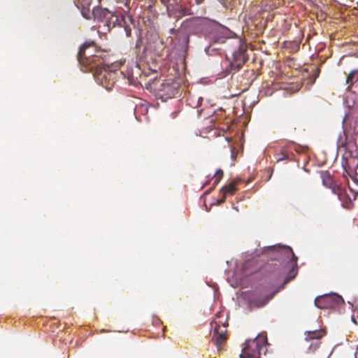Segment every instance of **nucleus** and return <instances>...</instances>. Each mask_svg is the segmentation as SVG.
<instances>
[{"label":"nucleus","mask_w":358,"mask_h":358,"mask_svg":"<svg viewBox=\"0 0 358 358\" xmlns=\"http://www.w3.org/2000/svg\"><path fill=\"white\" fill-rule=\"evenodd\" d=\"M255 260H248L245 262L242 267L243 274L245 275H250L252 273H256L259 269V266H255Z\"/></svg>","instance_id":"nucleus-13"},{"label":"nucleus","mask_w":358,"mask_h":358,"mask_svg":"<svg viewBox=\"0 0 358 358\" xmlns=\"http://www.w3.org/2000/svg\"><path fill=\"white\" fill-rule=\"evenodd\" d=\"M160 2L166 7L167 12L177 4V0H160Z\"/></svg>","instance_id":"nucleus-20"},{"label":"nucleus","mask_w":358,"mask_h":358,"mask_svg":"<svg viewBox=\"0 0 358 358\" xmlns=\"http://www.w3.org/2000/svg\"><path fill=\"white\" fill-rule=\"evenodd\" d=\"M338 147H345L346 143L345 141H342L341 136L339 137L338 141H337Z\"/></svg>","instance_id":"nucleus-25"},{"label":"nucleus","mask_w":358,"mask_h":358,"mask_svg":"<svg viewBox=\"0 0 358 358\" xmlns=\"http://www.w3.org/2000/svg\"><path fill=\"white\" fill-rule=\"evenodd\" d=\"M127 78L129 81L133 80V75L131 73H128Z\"/></svg>","instance_id":"nucleus-29"},{"label":"nucleus","mask_w":358,"mask_h":358,"mask_svg":"<svg viewBox=\"0 0 358 358\" xmlns=\"http://www.w3.org/2000/svg\"><path fill=\"white\" fill-rule=\"evenodd\" d=\"M111 12L107 8H103L101 6H95L91 11V19L94 18L98 21L104 22L108 19L109 15H111Z\"/></svg>","instance_id":"nucleus-9"},{"label":"nucleus","mask_w":358,"mask_h":358,"mask_svg":"<svg viewBox=\"0 0 358 358\" xmlns=\"http://www.w3.org/2000/svg\"><path fill=\"white\" fill-rule=\"evenodd\" d=\"M350 92L354 93L357 96V99L358 101V85H356V87L354 89H352V90H351Z\"/></svg>","instance_id":"nucleus-26"},{"label":"nucleus","mask_w":358,"mask_h":358,"mask_svg":"<svg viewBox=\"0 0 358 358\" xmlns=\"http://www.w3.org/2000/svg\"><path fill=\"white\" fill-rule=\"evenodd\" d=\"M192 21H200V20H199V19H197V18H196V19H191V20H187V22H192Z\"/></svg>","instance_id":"nucleus-31"},{"label":"nucleus","mask_w":358,"mask_h":358,"mask_svg":"<svg viewBox=\"0 0 358 358\" xmlns=\"http://www.w3.org/2000/svg\"><path fill=\"white\" fill-rule=\"evenodd\" d=\"M236 184L237 182L236 181H231L229 184L224 186L220 189V194L226 196L233 195L237 190Z\"/></svg>","instance_id":"nucleus-16"},{"label":"nucleus","mask_w":358,"mask_h":358,"mask_svg":"<svg viewBox=\"0 0 358 358\" xmlns=\"http://www.w3.org/2000/svg\"><path fill=\"white\" fill-rule=\"evenodd\" d=\"M99 3H101L103 0H98Z\"/></svg>","instance_id":"nucleus-33"},{"label":"nucleus","mask_w":358,"mask_h":358,"mask_svg":"<svg viewBox=\"0 0 358 358\" xmlns=\"http://www.w3.org/2000/svg\"><path fill=\"white\" fill-rule=\"evenodd\" d=\"M321 178L322 180V184L330 189H332L334 192H335V183L334 180L328 171H323L321 173Z\"/></svg>","instance_id":"nucleus-14"},{"label":"nucleus","mask_w":358,"mask_h":358,"mask_svg":"<svg viewBox=\"0 0 358 358\" xmlns=\"http://www.w3.org/2000/svg\"><path fill=\"white\" fill-rule=\"evenodd\" d=\"M224 176V173L222 169H217L213 176L215 178L214 183H213V187L214 189L215 186L219 183V182L222 180V177Z\"/></svg>","instance_id":"nucleus-19"},{"label":"nucleus","mask_w":358,"mask_h":358,"mask_svg":"<svg viewBox=\"0 0 358 358\" xmlns=\"http://www.w3.org/2000/svg\"><path fill=\"white\" fill-rule=\"evenodd\" d=\"M204 1V0H194V2L196 5H200Z\"/></svg>","instance_id":"nucleus-28"},{"label":"nucleus","mask_w":358,"mask_h":358,"mask_svg":"<svg viewBox=\"0 0 358 358\" xmlns=\"http://www.w3.org/2000/svg\"><path fill=\"white\" fill-rule=\"evenodd\" d=\"M278 155L279 157L276 159L278 162L289 158L288 155L283 151H282Z\"/></svg>","instance_id":"nucleus-22"},{"label":"nucleus","mask_w":358,"mask_h":358,"mask_svg":"<svg viewBox=\"0 0 358 358\" xmlns=\"http://www.w3.org/2000/svg\"><path fill=\"white\" fill-rule=\"evenodd\" d=\"M202 100H203V99L201 97H199L198 98V103H197V104H196V106L195 107L200 106L201 105L200 101H202Z\"/></svg>","instance_id":"nucleus-30"},{"label":"nucleus","mask_w":358,"mask_h":358,"mask_svg":"<svg viewBox=\"0 0 358 358\" xmlns=\"http://www.w3.org/2000/svg\"><path fill=\"white\" fill-rule=\"evenodd\" d=\"M117 68V64L109 66L105 62V64L94 68L92 72L97 83L110 91L115 83Z\"/></svg>","instance_id":"nucleus-2"},{"label":"nucleus","mask_w":358,"mask_h":358,"mask_svg":"<svg viewBox=\"0 0 358 358\" xmlns=\"http://www.w3.org/2000/svg\"><path fill=\"white\" fill-rule=\"evenodd\" d=\"M284 253L287 255V257H291L290 261L292 262V263H294L296 264L297 257L295 256L293 250L289 247H285L283 248Z\"/></svg>","instance_id":"nucleus-18"},{"label":"nucleus","mask_w":358,"mask_h":358,"mask_svg":"<svg viewBox=\"0 0 358 358\" xmlns=\"http://www.w3.org/2000/svg\"><path fill=\"white\" fill-rule=\"evenodd\" d=\"M91 3L92 0H77V6L81 9L82 15L87 20H91Z\"/></svg>","instance_id":"nucleus-11"},{"label":"nucleus","mask_w":358,"mask_h":358,"mask_svg":"<svg viewBox=\"0 0 358 358\" xmlns=\"http://www.w3.org/2000/svg\"><path fill=\"white\" fill-rule=\"evenodd\" d=\"M345 83L346 90L350 92L358 85V69H353L347 75Z\"/></svg>","instance_id":"nucleus-10"},{"label":"nucleus","mask_w":358,"mask_h":358,"mask_svg":"<svg viewBox=\"0 0 358 358\" xmlns=\"http://www.w3.org/2000/svg\"><path fill=\"white\" fill-rule=\"evenodd\" d=\"M108 53L97 47L94 41L85 42L78 53V60L83 71H92L94 68L105 64Z\"/></svg>","instance_id":"nucleus-1"},{"label":"nucleus","mask_w":358,"mask_h":358,"mask_svg":"<svg viewBox=\"0 0 358 358\" xmlns=\"http://www.w3.org/2000/svg\"><path fill=\"white\" fill-rule=\"evenodd\" d=\"M183 3H185L184 2ZM176 7L174 6L167 12L168 15L171 17L173 16L176 20L182 18L187 15H193L195 12L190 6H187L185 4L180 6V4H176Z\"/></svg>","instance_id":"nucleus-7"},{"label":"nucleus","mask_w":358,"mask_h":358,"mask_svg":"<svg viewBox=\"0 0 358 358\" xmlns=\"http://www.w3.org/2000/svg\"><path fill=\"white\" fill-rule=\"evenodd\" d=\"M130 3L131 0H116V11L121 10L122 15L129 14L131 9Z\"/></svg>","instance_id":"nucleus-15"},{"label":"nucleus","mask_w":358,"mask_h":358,"mask_svg":"<svg viewBox=\"0 0 358 358\" xmlns=\"http://www.w3.org/2000/svg\"><path fill=\"white\" fill-rule=\"evenodd\" d=\"M306 341L308 342V341H313L314 342L313 343H311L310 345H309V349L313 352L315 351L316 349H317L320 346V341L319 340L324 336V331L322 329H320V330H315V331H307L306 333Z\"/></svg>","instance_id":"nucleus-8"},{"label":"nucleus","mask_w":358,"mask_h":358,"mask_svg":"<svg viewBox=\"0 0 358 358\" xmlns=\"http://www.w3.org/2000/svg\"><path fill=\"white\" fill-rule=\"evenodd\" d=\"M296 273H297V268H294V267H293V268L290 270V271H289V273L288 275L287 276V278H286V279H285V283H287V282H289L290 280H292V279H294V278H295V276H296Z\"/></svg>","instance_id":"nucleus-21"},{"label":"nucleus","mask_w":358,"mask_h":358,"mask_svg":"<svg viewBox=\"0 0 358 358\" xmlns=\"http://www.w3.org/2000/svg\"><path fill=\"white\" fill-rule=\"evenodd\" d=\"M179 87L180 84L178 81L168 80L159 85L157 94L164 100L171 99L178 94Z\"/></svg>","instance_id":"nucleus-5"},{"label":"nucleus","mask_w":358,"mask_h":358,"mask_svg":"<svg viewBox=\"0 0 358 358\" xmlns=\"http://www.w3.org/2000/svg\"><path fill=\"white\" fill-rule=\"evenodd\" d=\"M276 293V292H273L269 296H267L262 302L260 303V306H264L269 300H271L274 294Z\"/></svg>","instance_id":"nucleus-23"},{"label":"nucleus","mask_w":358,"mask_h":358,"mask_svg":"<svg viewBox=\"0 0 358 358\" xmlns=\"http://www.w3.org/2000/svg\"><path fill=\"white\" fill-rule=\"evenodd\" d=\"M214 324L215 327L212 341L214 342L219 350L227 339V331L226 327L228 326V323L227 322L223 323L222 328L220 327L221 322L214 321Z\"/></svg>","instance_id":"nucleus-6"},{"label":"nucleus","mask_w":358,"mask_h":358,"mask_svg":"<svg viewBox=\"0 0 358 358\" xmlns=\"http://www.w3.org/2000/svg\"><path fill=\"white\" fill-rule=\"evenodd\" d=\"M226 196L222 195V197L217 200L218 204H222L226 201Z\"/></svg>","instance_id":"nucleus-27"},{"label":"nucleus","mask_w":358,"mask_h":358,"mask_svg":"<svg viewBox=\"0 0 358 358\" xmlns=\"http://www.w3.org/2000/svg\"><path fill=\"white\" fill-rule=\"evenodd\" d=\"M185 2V5L187 6H190L192 8V0H181L180 5L182 6L183 3Z\"/></svg>","instance_id":"nucleus-24"},{"label":"nucleus","mask_w":358,"mask_h":358,"mask_svg":"<svg viewBox=\"0 0 358 358\" xmlns=\"http://www.w3.org/2000/svg\"><path fill=\"white\" fill-rule=\"evenodd\" d=\"M347 132L355 135L358 133V116L350 118Z\"/></svg>","instance_id":"nucleus-17"},{"label":"nucleus","mask_w":358,"mask_h":358,"mask_svg":"<svg viewBox=\"0 0 358 358\" xmlns=\"http://www.w3.org/2000/svg\"><path fill=\"white\" fill-rule=\"evenodd\" d=\"M130 34H131V30L130 29L129 30H127V36L130 35Z\"/></svg>","instance_id":"nucleus-32"},{"label":"nucleus","mask_w":358,"mask_h":358,"mask_svg":"<svg viewBox=\"0 0 358 358\" xmlns=\"http://www.w3.org/2000/svg\"><path fill=\"white\" fill-rule=\"evenodd\" d=\"M357 4H358V1H357Z\"/></svg>","instance_id":"nucleus-34"},{"label":"nucleus","mask_w":358,"mask_h":358,"mask_svg":"<svg viewBox=\"0 0 358 358\" xmlns=\"http://www.w3.org/2000/svg\"><path fill=\"white\" fill-rule=\"evenodd\" d=\"M121 18L111 12V15H109L108 19H106L104 22V26L107 27V30L110 31L112 28L116 26H121V22L124 20V15L121 14Z\"/></svg>","instance_id":"nucleus-12"},{"label":"nucleus","mask_w":358,"mask_h":358,"mask_svg":"<svg viewBox=\"0 0 358 358\" xmlns=\"http://www.w3.org/2000/svg\"><path fill=\"white\" fill-rule=\"evenodd\" d=\"M247 46L245 44L241 43L238 48L234 51L232 55V59L229 62L230 72L236 73L248 60V55L246 54Z\"/></svg>","instance_id":"nucleus-4"},{"label":"nucleus","mask_w":358,"mask_h":358,"mask_svg":"<svg viewBox=\"0 0 358 358\" xmlns=\"http://www.w3.org/2000/svg\"><path fill=\"white\" fill-rule=\"evenodd\" d=\"M314 303L320 309H333L343 303L344 301L338 294H331L316 297Z\"/></svg>","instance_id":"nucleus-3"}]
</instances>
